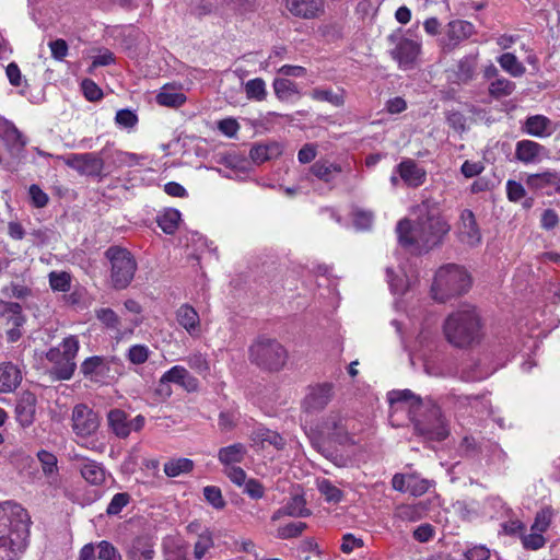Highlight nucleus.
<instances>
[{
	"label": "nucleus",
	"mask_w": 560,
	"mask_h": 560,
	"mask_svg": "<svg viewBox=\"0 0 560 560\" xmlns=\"http://www.w3.org/2000/svg\"><path fill=\"white\" fill-rule=\"evenodd\" d=\"M282 147L277 142L256 144L249 151L252 161L256 164L265 163L281 155Z\"/></svg>",
	"instance_id": "30"
},
{
	"label": "nucleus",
	"mask_w": 560,
	"mask_h": 560,
	"mask_svg": "<svg viewBox=\"0 0 560 560\" xmlns=\"http://www.w3.org/2000/svg\"><path fill=\"white\" fill-rule=\"evenodd\" d=\"M30 516L19 503H0V560H15L26 547Z\"/></svg>",
	"instance_id": "2"
},
{
	"label": "nucleus",
	"mask_w": 560,
	"mask_h": 560,
	"mask_svg": "<svg viewBox=\"0 0 560 560\" xmlns=\"http://www.w3.org/2000/svg\"><path fill=\"white\" fill-rule=\"evenodd\" d=\"M334 396L335 385L330 382L310 385L301 402V408L306 413L320 412L328 406Z\"/></svg>",
	"instance_id": "10"
},
{
	"label": "nucleus",
	"mask_w": 560,
	"mask_h": 560,
	"mask_svg": "<svg viewBox=\"0 0 560 560\" xmlns=\"http://www.w3.org/2000/svg\"><path fill=\"white\" fill-rule=\"evenodd\" d=\"M430 501H419L416 503H402L396 506L394 518L402 522H417L424 518L429 512Z\"/></svg>",
	"instance_id": "21"
},
{
	"label": "nucleus",
	"mask_w": 560,
	"mask_h": 560,
	"mask_svg": "<svg viewBox=\"0 0 560 560\" xmlns=\"http://www.w3.org/2000/svg\"><path fill=\"white\" fill-rule=\"evenodd\" d=\"M98 559L101 560H121L118 550L108 541L103 540L97 545Z\"/></svg>",
	"instance_id": "62"
},
{
	"label": "nucleus",
	"mask_w": 560,
	"mask_h": 560,
	"mask_svg": "<svg viewBox=\"0 0 560 560\" xmlns=\"http://www.w3.org/2000/svg\"><path fill=\"white\" fill-rule=\"evenodd\" d=\"M96 317L108 328L117 329L120 324L119 317L112 308L97 310Z\"/></svg>",
	"instance_id": "61"
},
{
	"label": "nucleus",
	"mask_w": 560,
	"mask_h": 560,
	"mask_svg": "<svg viewBox=\"0 0 560 560\" xmlns=\"http://www.w3.org/2000/svg\"><path fill=\"white\" fill-rule=\"evenodd\" d=\"M470 287L471 277L463 266L446 264L435 271L430 295L434 301L444 303L465 294Z\"/></svg>",
	"instance_id": "4"
},
{
	"label": "nucleus",
	"mask_w": 560,
	"mask_h": 560,
	"mask_svg": "<svg viewBox=\"0 0 560 560\" xmlns=\"http://www.w3.org/2000/svg\"><path fill=\"white\" fill-rule=\"evenodd\" d=\"M249 361L267 371H280L287 360L288 351L273 338L259 337L249 347Z\"/></svg>",
	"instance_id": "7"
},
{
	"label": "nucleus",
	"mask_w": 560,
	"mask_h": 560,
	"mask_svg": "<svg viewBox=\"0 0 560 560\" xmlns=\"http://www.w3.org/2000/svg\"><path fill=\"white\" fill-rule=\"evenodd\" d=\"M101 425V418L97 412L85 404H78L71 412V428L75 436L78 445L85 447L95 453L102 454L106 450V444L96 440L86 441L92 438Z\"/></svg>",
	"instance_id": "5"
},
{
	"label": "nucleus",
	"mask_w": 560,
	"mask_h": 560,
	"mask_svg": "<svg viewBox=\"0 0 560 560\" xmlns=\"http://www.w3.org/2000/svg\"><path fill=\"white\" fill-rule=\"evenodd\" d=\"M305 504V499L302 495H295L283 506V512L287 516L307 517L312 513Z\"/></svg>",
	"instance_id": "41"
},
{
	"label": "nucleus",
	"mask_w": 560,
	"mask_h": 560,
	"mask_svg": "<svg viewBox=\"0 0 560 560\" xmlns=\"http://www.w3.org/2000/svg\"><path fill=\"white\" fill-rule=\"evenodd\" d=\"M105 369V360L97 355L85 359L80 368L82 374L90 380H97L104 374Z\"/></svg>",
	"instance_id": "37"
},
{
	"label": "nucleus",
	"mask_w": 560,
	"mask_h": 560,
	"mask_svg": "<svg viewBox=\"0 0 560 560\" xmlns=\"http://www.w3.org/2000/svg\"><path fill=\"white\" fill-rule=\"evenodd\" d=\"M392 486L397 491L420 497L433 487V481L421 478L416 474H396L392 479Z\"/></svg>",
	"instance_id": "13"
},
{
	"label": "nucleus",
	"mask_w": 560,
	"mask_h": 560,
	"mask_svg": "<svg viewBox=\"0 0 560 560\" xmlns=\"http://www.w3.org/2000/svg\"><path fill=\"white\" fill-rule=\"evenodd\" d=\"M37 458L45 475H51L52 472L57 471L58 460L55 454L42 450L37 453Z\"/></svg>",
	"instance_id": "56"
},
{
	"label": "nucleus",
	"mask_w": 560,
	"mask_h": 560,
	"mask_svg": "<svg viewBox=\"0 0 560 560\" xmlns=\"http://www.w3.org/2000/svg\"><path fill=\"white\" fill-rule=\"evenodd\" d=\"M214 546L211 532L205 530L198 537L194 547V557L198 560L202 559L205 555Z\"/></svg>",
	"instance_id": "48"
},
{
	"label": "nucleus",
	"mask_w": 560,
	"mask_h": 560,
	"mask_svg": "<svg viewBox=\"0 0 560 560\" xmlns=\"http://www.w3.org/2000/svg\"><path fill=\"white\" fill-rule=\"evenodd\" d=\"M203 495L208 503L214 509L221 510L225 506V501L222 497L220 488L215 486H207L203 488Z\"/></svg>",
	"instance_id": "54"
},
{
	"label": "nucleus",
	"mask_w": 560,
	"mask_h": 560,
	"mask_svg": "<svg viewBox=\"0 0 560 560\" xmlns=\"http://www.w3.org/2000/svg\"><path fill=\"white\" fill-rule=\"evenodd\" d=\"M153 555V544L149 538L142 536L135 538L128 550V556L133 560H151Z\"/></svg>",
	"instance_id": "33"
},
{
	"label": "nucleus",
	"mask_w": 560,
	"mask_h": 560,
	"mask_svg": "<svg viewBox=\"0 0 560 560\" xmlns=\"http://www.w3.org/2000/svg\"><path fill=\"white\" fill-rule=\"evenodd\" d=\"M82 478L92 486H101L106 480V469L101 463L85 459L79 466Z\"/></svg>",
	"instance_id": "26"
},
{
	"label": "nucleus",
	"mask_w": 560,
	"mask_h": 560,
	"mask_svg": "<svg viewBox=\"0 0 560 560\" xmlns=\"http://www.w3.org/2000/svg\"><path fill=\"white\" fill-rule=\"evenodd\" d=\"M130 502V495L127 493V492H119V493H116L107 509H106V513L107 515H117L121 512V510Z\"/></svg>",
	"instance_id": "55"
},
{
	"label": "nucleus",
	"mask_w": 560,
	"mask_h": 560,
	"mask_svg": "<svg viewBox=\"0 0 560 560\" xmlns=\"http://www.w3.org/2000/svg\"><path fill=\"white\" fill-rule=\"evenodd\" d=\"M37 398L31 392H23L15 406V419L22 428L33 424L36 413Z\"/></svg>",
	"instance_id": "17"
},
{
	"label": "nucleus",
	"mask_w": 560,
	"mask_h": 560,
	"mask_svg": "<svg viewBox=\"0 0 560 560\" xmlns=\"http://www.w3.org/2000/svg\"><path fill=\"white\" fill-rule=\"evenodd\" d=\"M307 525L304 522H293L289 523L284 526H281L277 530V535L280 539H289L299 537L305 529Z\"/></svg>",
	"instance_id": "51"
},
{
	"label": "nucleus",
	"mask_w": 560,
	"mask_h": 560,
	"mask_svg": "<svg viewBox=\"0 0 560 560\" xmlns=\"http://www.w3.org/2000/svg\"><path fill=\"white\" fill-rule=\"evenodd\" d=\"M186 102V96L183 93L174 92L171 89L163 88L156 95V103L161 106L177 108Z\"/></svg>",
	"instance_id": "40"
},
{
	"label": "nucleus",
	"mask_w": 560,
	"mask_h": 560,
	"mask_svg": "<svg viewBox=\"0 0 560 560\" xmlns=\"http://www.w3.org/2000/svg\"><path fill=\"white\" fill-rule=\"evenodd\" d=\"M316 32L326 42H334L341 37L342 27L337 22H326L320 24Z\"/></svg>",
	"instance_id": "47"
},
{
	"label": "nucleus",
	"mask_w": 560,
	"mask_h": 560,
	"mask_svg": "<svg viewBox=\"0 0 560 560\" xmlns=\"http://www.w3.org/2000/svg\"><path fill=\"white\" fill-rule=\"evenodd\" d=\"M522 544L526 549L538 550L545 546L546 539L544 534L530 530V534L522 535Z\"/></svg>",
	"instance_id": "58"
},
{
	"label": "nucleus",
	"mask_w": 560,
	"mask_h": 560,
	"mask_svg": "<svg viewBox=\"0 0 560 560\" xmlns=\"http://www.w3.org/2000/svg\"><path fill=\"white\" fill-rule=\"evenodd\" d=\"M25 322L19 303L0 300V325L7 327L9 342H16L22 337L21 327Z\"/></svg>",
	"instance_id": "9"
},
{
	"label": "nucleus",
	"mask_w": 560,
	"mask_h": 560,
	"mask_svg": "<svg viewBox=\"0 0 560 560\" xmlns=\"http://www.w3.org/2000/svg\"><path fill=\"white\" fill-rule=\"evenodd\" d=\"M389 285L393 294H404L410 287V280L406 272L399 271L390 277Z\"/></svg>",
	"instance_id": "53"
},
{
	"label": "nucleus",
	"mask_w": 560,
	"mask_h": 560,
	"mask_svg": "<svg viewBox=\"0 0 560 560\" xmlns=\"http://www.w3.org/2000/svg\"><path fill=\"white\" fill-rule=\"evenodd\" d=\"M398 173L405 184L411 187L422 185L427 177L425 170L412 160L402 161L398 166Z\"/></svg>",
	"instance_id": "24"
},
{
	"label": "nucleus",
	"mask_w": 560,
	"mask_h": 560,
	"mask_svg": "<svg viewBox=\"0 0 560 560\" xmlns=\"http://www.w3.org/2000/svg\"><path fill=\"white\" fill-rule=\"evenodd\" d=\"M288 11L301 19H316L324 13L323 0H285Z\"/></svg>",
	"instance_id": "16"
},
{
	"label": "nucleus",
	"mask_w": 560,
	"mask_h": 560,
	"mask_svg": "<svg viewBox=\"0 0 560 560\" xmlns=\"http://www.w3.org/2000/svg\"><path fill=\"white\" fill-rule=\"evenodd\" d=\"M341 171L340 165L324 160L316 161L311 167L313 175L325 183H330Z\"/></svg>",
	"instance_id": "35"
},
{
	"label": "nucleus",
	"mask_w": 560,
	"mask_h": 560,
	"mask_svg": "<svg viewBox=\"0 0 560 560\" xmlns=\"http://www.w3.org/2000/svg\"><path fill=\"white\" fill-rule=\"evenodd\" d=\"M81 88L85 98L90 102H97L103 97L102 90L90 79H84L81 83Z\"/></svg>",
	"instance_id": "59"
},
{
	"label": "nucleus",
	"mask_w": 560,
	"mask_h": 560,
	"mask_svg": "<svg viewBox=\"0 0 560 560\" xmlns=\"http://www.w3.org/2000/svg\"><path fill=\"white\" fill-rule=\"evenodd\" d=\"M526 184L532 189L546 190L548 195L553 192L560 194V173L532 174L527 177Z\"/></svg>",
	"instance_id": "19"
},
{
	"label": "nucleus",
	"mask_w": 560,
	"mask_h": 560,
	"mask_svg": "<svg viewBox=\"0 0 560 560\" xmlns=\"http://www.w3.org/2000/svg\"><path fill=\"white\" fill-rule=\"evenodd\" d=\"M464 557L466 560H488L490 549L483 545H475L465 551Z\"/></svg>",
	"instance_id": "64"
},
{
	"label": "nucleus",
	"mask_w": 560,
	"mask_h": 560,
	"mask_svg": "<svg viewBox=\"0 0 560 560\" xmlns=\"http://www.w3.org/2000/svg\"><path fill=\"white\" fill-rule=\"evenodd\" d=\"M311 95L316 101L328 102L335 106H340L343 104L342 96L334 94L330 90L314 89Z\"/></svg>",
	"instance_id": "60"
},
{
	"label": "nucleus",
	"mask_w": 560,
	"mask_h": 560,
	"mask_svg": "<svg viewBox=\"0 0 560 560\" xmlns=\"http://www.w3.org/2000/svg\"><path fill=\"white\" fill-rule=\"evenodd\" d=\"M253 440L260 442L262 447L271 445L276 450H283L285 445L284 439L278 432L265 428L256 430Z\"/></svg>",
	"instance_id": "36"
},
{
	"label": "nucleus",
	"mask_w": 560,
	"mask_h": 560,
	"mask_svg": "<svg viewBox=\"0 0 560 560\" xmlns=\"http://www.w3.org/2000/svg\"><path fill=\"white\" fill-rule=\"evenodd\" d=\"M501 69L513 78H520L526 72L525 66L512 52H504L497 58Z\"/></svg>",
	"instance_id": "34"
},
{
	"label": "nucleus",
	"mask_w": 560,
	"mask_h": 560,
	"mask_svg": "<svg viewBox=\"0 0 560 560\" xmlns=\"http://www.w3.org/2000/svg\"><path fill=\"white\" fill-rule=\"evenodd\" d=\"M416 212L415 223L409 219L398 222L397 238L402 247L411 252H429L443 243L451 225L441 214L439 205L434 201H423L417 207Z\"/></svg>",
	"instance_id": "1"
},
{
	"label": "nucleus",
	"mask_w": 560,
	"mask_h": 560,
	"mask_svg": "<svg viewBox=\"0 0 560 560\" xmlns=\"http://www.w3.org/2000/svg\"><path fill=\"white\" fill-rule=\"evenodd\" d=\"M318 490L328 502L338 503L342 499L341 490L327 479H324L318 483Z\"/></svg>",
	"instance_id": "52"
},
{
	"label": "nucleus",
	"mask_w": 560,
	"mask_h": 560,
	"mask_svg": "<svg viewBox=\"0 0 560 560\" xmlns=\"http://www.w3.org/2000/svg\"><path fill=\"white\" fill-rule=\"evenodd\" d=\"M478 65V52L467 55L463 57L454 72L456 82L458 83H467L471 81L475 77L476 69Z\"/></svg>",
	"instance_id": "28"
},
{
	"label": "nucleus",
	"mask_w": 560,
	"mask_h": 560,
	"mask_svg": "<svg viewBox=\"0 0 560 560\" xmlns=\"http://www.w3.org/2000/svg\"><path fill=\"white\" fill-rule=\"evenodd\" d=\"M476 33L475 25L465 20L450 21L445 28L443 47L453 50Z\"/></svg>",
	"instance_id": "14"
},
{
	"label": "nucleus",
	"mask_w": 560,
	"mask_h": 560,
	"mask_svg": "<svg viewBox=\"0 0 560 560\" xmlns=\"http://www.w3.org/2000/svg\"><path fill=\"white\" fill-rule=\"evenodd\" d=\"M420 49L421 44L419 42L405 38L399 40L392 55L400 67L408 68L418 58Z\"/></svg>",
	"instance_id": "20"
},
{
	"label": "nucleus",
	"mask_w": 560,
	"mask_h": 560,
	"mask_svg": "<svg viewBox=\"0 0 560 560\" xmlns=\"http://www.w3.org/2000/svg\"><path fill=\"white\" fill-rule=\"evenodd\" d=\"M194 466V462L189 458H172L164 464L163 470L167 477H177L190 472Z\"/></svg>",
	"instance_id": "38"
},
{
	"label": "nucleus",
	"mask_w": 560,
	"mask_h": 560,
	"mask_svg": "<svg viewBox=\"0 0 560 560\" xmlns=\"http://www.w3.org/2000/svg\"><path fill=\"white\" fill-rule=\"evenodd\" d=\"M190 369L197 373L206 375L209 372V364L207 359L201 353H194L187 359Z\"/></svg>",
	"instance_id": "63"
},
{
	"label": "nucleus",
	"mask_w": 560,
	"mask_h": 560,
	"mask_svg": "<svg viewBox=\"0 0 560 560\" xmlns=\"http://www.w3.org/2000/svg\"><path fill=\"white\" fill-rule=\"evenodd\" d=\"M457 237L463 245L470 248L481 244V231L477 224L475 214L468 209L463 210L460 213L457 225Z\"/></svg>",
	"instance_id": "11"
},
{
	"label": "nucleus",
	"mask_w": 560,
	"mask_h": 560,
	"mask_svg": "<svg viewBox=\"0 0 560 560\" xmlns=\"http://www.w3.org/2000/svg\"><path fill=\"white\" fill-rule=\"evenodd\" d=\"M79 347L78 338L69 336L58 347L48 350L46 359L52 364L49 373L55 380L67 381L73 376Z\"/></svg>",
	"instance_id": "8"
},
{
	"label": "nucleus",
	"mask_w": 560,
	"mask_h": 560,
	"mask_svg": "<svg viewBox=\"0 0 560 560\" xmlns=\"http://www.w3.org/2000/svg\"><path fill=\"white\" fill-rule=\"evenodd\" d=\"M1 292L8 298L18 300H25L32 295V289L30 287L14 281L3 287Z\"/></svg>",
	"instance_id": "49"
},
{
	"label": "nucleus",
	"mask_w": 560,
	"mask_h": 560,
	"mask_svg": "<svg viewBox=\"0 0 560 560\" xmlns=\"http://www.w3.org/2000/svg\"><path fill=\"white\" fill-rule=\"evenodd\" d=\"M525 131L534 137L546 138L553 132L552 122L542 115L528 117L525 122Z\"/></svg>",
	"instance_id": "29"
},
{
	"label": "nucleus",
	"mask_w": 560,
	"mask_h": 560,
	"mask_svg": "<svg viewBox=\"0 0 560 560\" xmlns=\"http://www.w3.org/2000/svg\"><path fill=\"white\" fill-rule=\"evenodd\" d=\"M443 335L455 348H469L482 338V323L474 306L464 305L452 312L444 320Z\"/></svg>",
	"instance_id": "3"
},
{
	"label": "nucleus",
	"mask_w": 560,
	"mask_h": 560,
	"mask_svg": "<svg viewBox=\"0 0 560 560\" xmlns=\"http://www.w3.org/2000/svg\"><path fill=\"white\" fill-rule=\"evenodd\" d=\"M552 518L553 511L551 508L547 506L541 509L539 512H537L530 530H536L544 534L549 528Z\"/></svg>",
	"instance_id": "45"
},
{
	"label": "nucleus",
	"mask_w": 560,
	"mask_h": 560,
	"mask_svg": "<svg viewBox=\"0 0 560 560\" xmlns=\"http://www.w3.org/2000/svg\"><path fill=\"white\" fill-rule=\"evenodd\" d=\"M107 422L110 431L120 439L130 434L128 415L121 409H112L107 413Z\"/></svg>",
	"instance_id": "27"
},
{
	"label": "nucleus",
	"mask_w": 560,
	"mask_h": 560,
	"mask_svg": "<svg viewBox=\"0 0 560 560\" xmlns=\"http://www.w3.org/2000/svg\"><path fill=\"white\" fill-rule=\"evenodd\" d=\"M374 215L371 211L354 208L352 211V222L357 230H369L372 226Z\"/></svg>",
	"instance_id": "50"
},
{
	"label": "nucleus",
	"mask_w": 560,
	"mask_h": 560,
	"mask_svg": "<svg viewBox=\"0 0 560 560\" xmlns=\"http://www.w3.org/2000/svg\"><path fill=\"white\" fill-rule=\"evenodd\" d=\"M247 450L242 443H235L225 447H221L218 452V459L224 466L240 464L244 460Z\"/></svg>",
	"instance_id": "31"
},
{
	"label": "nucleus",
	"mask_w": 560,
	"mask_h": 560,
	"mask_svg": "<svg viewBox=\"0 0 560 560\" xmlns=\"http://www.w3.org/2000/svg\"><path fill=\"white\" fill-rule=\"evenodd\" d=\"M109 261V282L115 290L126 289L135 278L138 264L133 255L124 247L110 246L105 252Z\"/></svg>",
	"instance_id": "6"
},
{
	"label": "nucleus",
	"mask_w": 560,
	"mask_h": 560,
	"mask_svg": "<svg viewBox=\"0 0 560 560\" xmlns=\"http://www.w3.org/2000/svg\"><path fill=\"white\" fill-rule=\"evenodd\" d=\"M346 422L338 412H330L324 421L323 428L339 444L353 443Z\"/></svg>",
	"instance_id": "18"
},
{
	"label": "nucleus",
	"mask_w": 560,
	"mask_h": 560,
	"mask_svg": "<svg viewBox=\"0 0 560 560\" xmlns=\"http://www.w3.org/2000/svg\"><path fill=\"white\" fill-rule=\"evenodd\" d=\"M180 220V213L178 210L168 209L158 219V224L162 231L166 234H173Z\"/></svg>",
	"instance_id": "43"
},
{
	"label": "nucleus",
	"mask_w": 560,
	"mask_h": 560,
	"mask_svg": "<svg viewBox=\"0 0 560 560\" xmlns=\"http://www.w3.org/2000/svg\"><path fill=\"white\" fill-rule=\"evenodd\" d=\"M489 94L494 98H501L511 95L515 90V83L504 77L495 78L489 84Z\"/></svg>",
	"instance_id": "39"
},
{
	"label": "nucleus",
	"mask_w": 560,
	"mask_h": 560,
	"mask_svg": "<svg viewBox=\"0 0 560 560\" xmlns=\"http://www.w3.org/2000/svg\"><path fill=\"white\" fill-rule=\"evenodd\" d=\"M65 162L69 167L86 176H100L104 168L103 159L95 153H72Z\"/></svg>",
	"instance_id": "12"
},
{
	"label": "nucleus",
	"mask_w": 560,
	"mask_h": 560,
	"mask_svg": "<svg viewBox=\"0 0 560 560\" xmlns=\"http://www.w3.org/2000/svg\"><path fill=\"white\" fill-rule=\"evenodd\" d=\"M149 348L144 345H135L127 352L128 360L136 365L143 364L149 359Z\"/></svg>",
	"instance_id": "57"
},
{
	"label": "nucleus",
	"mask_w": 560,
	"mask_h": 560,
	"mask_svg": "<svg viewBox=\"0 0 560 560\" xmlns=\"http://www.w3.org/2000/svg\"><path fill=\"white\" fill-rule=\"evenodd\" d=\"M49 284L54 291L68 292L71 287V276L66 271H51L49 273Z\"/></svg>",
	"instance_id": "46"
},
{
	"label": "nucleus",
	"mask_w": 560,
	"mask_h": 560,
	"mask_svg": "<svg viewBox=\"0 0 560 560\" xmlns=\"http://www.w3.org/2000/svg\"><path fill=\"white\" fill-rule=\"evenodd\" d=\"M273 90L276 96L281 101H288L291 96L299 94L296 83L283 78L273 81Z\"/></svg>",
	"instance_id": "42"
},
{
	"label": "nucleus",
	"mask_w": 560,
	"mask_h": 560,
	"mask_svg": "<svg viewBox=\"0 0 560 560\" xmlns=\"http://www.w3.org/2000/svg\"><path fill=\"white\" fill-rule=\"evenodd\" d=\"M245 93L249 100H265L267 95L265 81L260 78L249 80L245 84Z\"/></svg>",
	"instance_id": "44"
},
{
	"label": "nucleus",
	"mask_w": 560,
	"mask_h": 560,
	"mask_svg": "<svg viewBox=\"0 0 560 560\" xmlns=\"http://www.w3.org/2000/svg\"><path fill=\"white\" fill-rule=\"evenodd\" d=\"M544 148L532 140H522L516 144L515 155L524 163H532L539 160Z\"/></svg>",
	"instance_id": "32"
},
{
	"label": "nucleus",
	"mask_w": 560,
	"mask_h": 560,
	"mask_svg": "<svg viewBox=\"0 0 560 560\" xmlns=\"http://www.w3.org/2000/svg\"><path fill=\"white\" fill-rule=\"evenodd\" d=\"M176 320L191 337L200 335V317L191 305L187 303L180 305L176 311Z\"/></svg>",
	"instance_id": "22"
},
{
	"label": "nucleus",
	"mask_w": 560,
	"mask_h": 560,
	"mask_svg": "<svg viewBox=\"0 0 560 560\" xmlns=\"http://www.w3.org/2000/svg\"><path fill=\"white\" fill-rule=\"evenodd\" d=\"M22 382L20 369L11 362L0 364V393H11Z\"/></svg>",
	"instance_id": "25"
},
{
	"label": "nucleus",
	"mask_w": 560,
	"mask_h": 560,
	"mask_svg": "<svg viewBox=\"0 0 560 560\" xmlns=\"http://www.w3.org/2000/svg\"><path fill=\"white\" fill-rule=\"evenodd\" d=\"M387 401L394 412H401L406 420L411 419L412 410L420 406V398L409 389L392 390L387 394Z\"/></svg>",
	"instance_id": "15"
},
{
	"label": "nucleus",
	"mask_w": 560,
	"mask_h": 560,
	"mask_svg": "<svg viewBox=\"0 0 560 560\" xmlns=\"http://www.w3.org/2000/svg\"><path fill=\"white\" fill-rule=\"evenodd\" d=\"M165 381L175 383L184 387L188 392H195L198 389L199 383L184 366L175 365L162 375V384L165 385Z\"/></svg>",
	"instance_id": "23"
}]
</instances>
